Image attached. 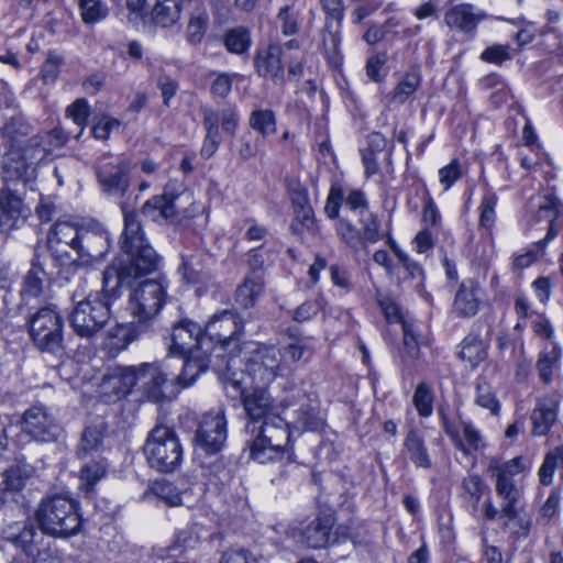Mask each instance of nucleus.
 Returning <instances> with one entry per match:
<instances>
[{"instance_id":"f257e3e1","label":"nucleus","mask_w":563,"mask_h":563,"mask_svg":"<svg viewBox=\"0 0 563 563\" xmlns=\"http://www.w3.org/2000/svg\"><path fill=\"white\" fill-rule=\"evenodd\" d=\"M124 230L121 235L123 255L103 272L101 292L89 294L78 301L69 323L81 338H92L110 319L111 301L120 297L123 286H131L137 278L158 269L161 257L147 242L141 222L134 211L122 207Z\"/></svg>"},{"instance_id":"f03ea898","label":"nucleus","mask_w":563,"mask_h":563,"mask_svg":"<svg viewBox=\"0 0 563 563\" xmlns=\"http://www.w3.org/2000/svg\"><path fill=\"white\" fill-rule=\"evenodd\" d=\"M205 339L201 327L190 320H181L174 325L169 345V352L183 358V369L178 379L184 385L195 383L197 376L203 373L209 366L218 368L216 362L210 357L207 345H202Z\"/></svg>"},{"instance_id":"7ed1b4c3","label":"nucleus","mask_w":563,"mask_h":563,"mask_svg":"<svg viewBox=\"0 0 563 563\" xmlns=\"http://www.w3.org/2000/svg\"><path fill=\"white\" fill-rule=\"evenodd\" d=\"M203 212L205 207L177 180L168 181L162 195L152 197L142 207V213L157 223H183Z\"/></svg>"},{"instance_id":"20e7f679","label":"nucleus","mask_w":563,"mask_h":563,"mask_svg":"<svg viewBox=\"0 0 563 563\" xmlns=\"http://www.w3.org/2000/svg\"><path fill=\"white\" fill-rule=\"evenodd\" d=\"M35 518L43 533L62 539L77 534L82 525L77 501L65 495L43 499Z\"/></svg>"},{"instance_id":"39448f33","label":"nucleus","mask_w":563,"mask_h":563,"mask_svg":"<svg viewBox=\"0 0 563 563\" xmlns=\"http://www.w3.org/2000/svg\"><path fill=\"white\" fill-rule=\"evenodd\" d=\"M527 464L521 456H516L508 461L498 456L488 459L486 473L495 479V490L501 499V512L508 520L517 517L516 504L521 497V488L516 479L517 476L525 473Z\"/></svg>"},{"instance_id":"423d86ee","label":"nucleus","mask_w":563,"mask_h":563,"mask_svg":"<svg viewBox=\"0 0 563 563\" xmlns=\"http://www.w3.org/2000/svg\"><path fill=\"white\" fill-rule=\"evenodd\" d=\"M144 454L151 467L159 472H172L183 461V446L176 432L163 424L151 430L144 444Z\"/></svg>"},{"instance_id":"0eeeda50","label":"nucleus","mask_w":563,"mask_h":563,"mask_svg":"<svg viewBox=\"0 0 563 563\" xmlns=\"http://www.w3.org/2000/svg\"><path fill=\"white\" fill-rule=\"evenodd\" d=\"M290 427L289 420L278 415L260 422L250 446L251 457L260 463L279 459L289 443Z\"/></svg>"},{"instance_id":"6e6552de","label":"nucleus","mask_w":563,"mask_h":563,"mask_svg":"<svg viewBox=\"0 0 563 563\" xmlns=\"http://www.w3.org/2000/svg\"><path fill=\"white\" fill-rule=\"evenodd\" d=\"M242 320L233 310H223L213 314L206 324L205 339L201 342L202 345H207L210 357L218 366L217 369L221 368L222 352L242 334Z\"/></svg>"},{"instance_id":"1a4fd4ad","label":"nucleus","mask_w":563,"mask_h":563,"mask_svg":"<svg viewBox=\"0 0 563 563\" xmlns=\"http://www.w3.org/2000/svg\"><path fill=\"white\" fill-rule=\"evenodd\" d=\"M166 288L161 279H146L131 290L128 309L144 330L148 329L153 319L165 305Z\"/></svg>"},{"instance_id":"9d476101","label":"nucleus","mask_w":563,"mask_h":563,"mask_svg":"<svg viewBox=\"0 0 563 563\" xmlns=\"http://www.w3.org/2000/svg\"><path fill=\"white\" fill-rule=\"evenodd\" d=\"M280 405L289 424L297 431H317L324 424L319 401L301 388H290Z\"/></svg>"},{"instance_id":"9b49d317","label":"nucleus","mask_w":563,"mask_h":563,"mask_svg":"<svg viewBox=\"0 0 563 563\" xmlns=\"http://www.w3.org/2000/svg\"><path fill=\"white\" fill-rule=\"evenodd\" d=\"M244 361L245 374L253 385L267 386L290 369L282 350L273 345H258L249 352Z\"/></svg>"},{"instance_id":"f8f14e48","label":"nucleus","mask_w":563,"mask_h":563,"mask_svg":"<svg viewBox=\"0 0 563 563\" xmlns=\"http://www.w3.org/2000/svg\"><path fill=\"white\" fill-rule=\"evenodd\" d=\"M30 336L42 352L56 354L63 350V319L55 306L42 307L27 321Z\"/></svg>"},{"instance_id":"ddd939ff","label":"nucleus","mask_w":563,"mask_h":563,"mask_svg":"<svg viewBox=\"0 0 563 563\" xmlns=\"http://www.w3.org/2000/svg\"><path fill=\"white\" fill-rule=\"evenodd\" d=\"M241 400L249 418V422L245 426L247 433H255L257 423L276 416L274 413L273 398L267 391L266 386L253 385L244 387L241 391Z\"/></svg>"},{"instance_id":"4468645a","label":"nucleus","mask_w":563,"mask_h":563,"mask_svg":"<svg viewBox=\"0 0 563 563\" xmlns=\"http://www.w3.org/2000/svg\"><path fill=\"white\" fill-rule=\"evenodd\" d=\"M196 445L207 454H216L227 441V419L222 409L207 412L196 431Z\"/></svg>"},{"instance_id":"2eb2a0df","label":"nucleus","mask_w":563,"mask_h":563,"mask_svg":"<svg viewBox=\"0 0 563 563\" xmlns=\"http://www.w3.org/2000/svg\"><path fill=\"white\" fill-rule=\"evenodd\" d=\"M22 431L38 442H53L62 428L56 418L44 406H33L22 416Z\"/></svg>"},{"instance_id":"dca6fc26","label":"nucleus","mask_w":563,"mask_h":563,"mask_svg":"<svg viewBox=\"0 0 563 563\" xmlns=\"http://www.w3.org/2000/svg\"><path fill=\"white\" fill-rule=\"evenodd\" d=\"M168 367L169 364L167 363L163 365L145 363L137 366L139 384H141L148 400L159 402L167 398L166 391L169 387V382L174 379L183 387L188 386L178 379L179 374L176 375L164 369Z\"/></svg>"},{"instance_id":"f3484780","label":"nucleus","mask_w":563,"mask_h":563,"mask_svg":"<svg viewBox=\"0 0 563 563\" xmlns=\"http://www.w3.org/2000/svg\"><path fill=\"white\" fill-rule=\"evenodd\" d=\"M80 230L69 222H56L47 236V246L52 256L62 264L74 262L70 252H77Z\"/></svg>"},{"instance_id":"a211bd4d","label":"nucleus","mask_w":563,"mask_h":563,"mask_svg":"<svg viewBox=\"0 0 563 563\" xmlns=\"http://www.w3.org/2000/svg\"><path fill=\"white\" fill-rule=\"evenodd\" d=\"M147 0H126V7L130 11L129 19H137L145 8ZM183 11V0H156L152 11V21L162 27H168L176 24L180 20Z\"/></svg>"},{"instance_id":"6ab92c4d","label":"nucleus","mask_w":563,"mask_h":563,"mask_svg":"<svg viewBox=\"0 0 563 563\" xmlns=\"http://www.w3.org/2000/svg\"><path fill=\"white\" fill-rule=\"evenodd\" d=\"M486 302V292L482 285L477 280L468 278L460 284L455 292L453 311L459 317H474Z\"/></svg>"},{"instance_id":"aec40b11","label":"nucleus","mask_w":563,"mask_h":563,"mask_svg":"<svg viewBox=\"0 0 563 563\" xmlns=\"http://www.w3.org/2000/svg\"><path fill=\"white\" fill-rule=\"evenodd\" d=\"M3 539L12 543L15 548L21 549L27 556L33 559L36 556L43 537L36 531L32 522H12L2 531Z\"/></svg>"},{"instance_id":"412c9836","label":"nucleus","mask_w":563,"mask_h":563,"mask_svg":"<svg viewBox=\"0 0 563 563\" xmlns=\"http://www.w3.org/2000/svg\"><path fill=\"white\" fill-rule=\"evenodd\" d=\"M485 13L468 3L456 4L450 8L444 14V23L453 31L473 38L477 25L484 20Z\"/></svg>"},{"instance_id":"4be33fe9","label":"nucleus","mask_w":563,"mask_h":563,"mask_svg":"<svg viewBox=\"0 0 563 563\" xmlns=\"http://www.w3.org/2000/svg\"><path fill=\"white\" fill-rule=\"evenodd\" d=\"M109 246V234L103 229H81L76 254L84 263H92L102 260Z\"/></svg>"},{"instance_id":"5701e85b","label":"nucleus","mask_w":563,"mask_h":563,"mask_svg":"<svg viewBox=\"0 0 563 563\" xmlns=\"http://www.w3.org/2000/svg\"><path fill=\"white\" fill-rule=\"evenodd\" d=\"M130 165L124 159L101 162L98 167V180L103 190L110 195L121 196L129 187Z\"/></svg>"},{"instance_id":"b1692460","label":"nucleus","mask_w":563,"mask_h":563,"mask_svg":"<svg viewBox=\"0 0 563 563\" xmlns=\"http://www.w3.org/2000/svg\"><path fill=\"white\" fill-rule=\"evenodd\" d=\"M443 427L455 448L466 455H471L484 446V440L479 430L471 421L462 420L457 427L444 420Z\"/></svg>"},{"instance_id":"393cba45","label":"nucleus","mask_w":563,"mask_h":563,"mask_svg":"<svg viewBox=\"0 0 563 563\" xmlns=\"http://www.w3.org/2000/svg\"><path fill=\"white\" fill-rule=\"evenodd\" d=\"M254 68L260 76L271 78L276 84H282L285 77L282 46L279 44H269L257 49L254 57Z\"/></svg>"},{"instance_id":"a878e982","label":"nucleus","mask_w":563,"mask_h":563,"mask_svg":"<svg viewBox=\"0 0 563 563\" xmlns=\"http://www.w3.org/2000/svg\"><path fill=\"white\" fill-rule=\"evenodd\" d=\"M537 217L548 221V232L543 240L538 241L540 251L563 231V211L560 210L559 200L552 195L540 198Z\"/></svg>"},{"instance_id":"bb28decb","label":"nucleus","mask_w":563,"mask_h":563,"mask_svg":"<svg viewBox=\"0 0 563 563\" xmlns=\"http://www.w3.org/2000/svg\"><path fill=\"white\" fill-rule=\"evenodd\" d=\"M334 519L331 515H322L300 529L299 541L311 549L324 548L330 541V531Z\"/></svg>"},{"instance_id":"cd10ccee","label":"nucleus","mask_w":563,"mask_h":563,"mask_svg":"<svg viewBox=\"0 0 563 563\" xmlns=\"http://www.w3.org/2000/svg\"><path fill=\"white\" fill-rule=\"evenodd\" d=\"M107 423L103 420L95 421L87 426L78 443L77 454L80 460L101 457L103 452V438Z\"/></svg>"},{"instance_id":"c85d7f7f","label":"nucleus","mask_w":563,"mask_h":563,"mask_svg":"<svg viewBox=\"0 0 563 563\" xmlns=\"http://www.w3.org/2000/svg\"><path fill=\"white\" fill-rule=\"evenodd\" d=\"M402 454L417 467L430 468L432 466V461L426 445L424 435L422 431L417 428H411L407 432L404 439Z\"/></svg>"},{"instance_id":"c756f323","label":"nucleus","mask_w":563,"mask_h":563,"mask_svg":"<svg viewBox=\"0 0 563 563\" xmlns=\"http://www.w3.org/2000/svg\"><path fill=\"white\" fill-rule=\"evenodd\" d=\"M559 398L555 395L540 399L532 411V432L534 435H544L556 420Z\"/></svg>"},{"instance_id":"7c9ffc66","label":"nucleus","mask_w":563,"mask_h":563,"mask_svg":"<svg viewBox=\"0 0 563 563\" xmlns=\"http://www.w3.org/2000/svg\"><path fill=\"white\" fill-rule=\"evenodd\" d=\"M139 384L137 366L121 368L103 379L104 391L110 390L120 398L130 393L133 386Z\"/></svg>"},{"instance_id":"2f4dec72","label":"nucleus","mask_w":563,"mask_h":563,"mask_svg":"<svg viewBox=\"0 0 563 563\" xmlns=\"http://www.w3.org/2000/svg\"><path fill=\"white\" fill-rule=\"evenodd\" d=\"M24 211L22 200L8 190L0 192V230L13 229Z\"/></svg>"},{"instance_id":"473e14b6","label":"nucleus","mask_w":563,"mask_h":563,"mask_svg":"<svg viewBox=\"0 0 563 563\" xmlns=\"http://www.w3.org/2000/svg\"><path fill=\"white\" fill-rule=\"evenodd\" d=\"M263 286L264 282L261 274L250 273L236 289V302L243 308L253 307L263 291Z\"/></svg>"},{"instance_id":"72a5a7b5","label":"nucleus","mask_w":563,"mask_h":563,"mask_svg":"<svg viewBox=\"0 0 563 563\" xmlns=\"http://www.w3.org/2000/svg\"><path fill=\"white\" fill-rule=\"evenodd\" d=\"M45 272L38 263V257L32 262V267L24 277L21 296L24 300L38 298L45 288Z\"/></svg>"},{"instance_id":"f704fd0d","label":"nucleus","mask_w":563,"mask_h":563,"mask_svg":"<svg viewBox=\"0 0 563 563\" xmlns=\"http://www.w3.org/2000/svg\"><path fill=\"white\" fill-rule=\"evenodd\" d=\"M84 464L80 468V484L86 490H90L93 486L106 476L108 463L103 457H93L82 460Z\"/></svg>"},{"instance_id":"c9c22d12","label":"nucleus","mask_w":563,"mask_h":563,"mask_svg":"<svg viewBox=\"0 0 563 563\" xmlns=\"http://www.w3.org/2000/svg\"><path fill=\"white\" fill-rule=\"evenodd\" d=\"M459 356L472 368H475L486 358L487 352L483 341L477 335H467L461 343Z\"/></svg>"},{"instance_id":"e433bc0d","label":"nucleus","mask_w":563,"mask_h":563,"mask_svg":"<svg viewBox=\"0 0 563 563\" xmlns=\"http://www.w3.org/2000/svg\"><path fill=\"white\" fill-rule=\"evenodd\" d=\"M146 331L147 330H144L136 320L131 323L118 324L109 331L111 345L118 350H123Z\"/></svg>"},{"instance_id":"4c0bfd02","label":"nucleus","mask_w":563,"mask_h":563,"mask_svg":"<svg viewBox=\"0 0 563 563\" xmlns=\"http://www.w3.org/2000/svg\"><path fill=\"white\" fill-rule=\"evenodd\" d=\"M340 26L341 25H336V27L333 30L331 23L325 22L324 30L321 34V42L324 54L332 64H338L340 60Z\"/></svg>"},{"instance_id":"58836bf2","label":"nucleus","mask_w":563,"mask_h":563,"mask_svg":"<svg viewBox=\"0 0 563 563\" xmlns=\"http://www.w3.org/2000/svg\"><path fill=\"white\" fill-rule=\"evenodd\" d=\"M201 256L198 253L184 254L178 273L188 284H198L202 276Z\"/></svg>"},{"instance_id":"ea45409f","label":"nucleus","mask_w":563,"mask_h":563,"mask_svg":"<svg viewBox=\"0 0 563 563\" xmlns=\"http://www.w3.org/2000/svg\"><path fill=\"white\" fill-rule=\"evenodd\" d=\"M209 114H212L216 117V126L217 132H219V128L221 125L222 130L233 135L235 133V129L238 126L239 117L233 108H225L220 111H214L211 109H205L203 110V125L207 126V118Z\"/></svg>"},{"instance_id":"a19ab883","label":"nucleus","mask_w":563,"mask_h":563,"mask_svg":"<svg viewBox=\"0 0 563 563\" xmlns=\"http://www.w3.org/2000/svg\"><path fill=\"white\" fill-rule=\"evenodd\" d=\"M250 125L264 137L276 133V119L272 110L257 109L251 113Z\"/></svg>"},{"instance_id":"79ce46f5","label":"nucleus","mask_w":563,"mask_h":563,"mask_svg":"<svg viewBox=\"0 0 563 563\" xmlns=\"http://www.w3.org/2000/svg\"><path fill=\"white\" fill-rule=\"evenodd\" d=\"M276 19L283 35L292 36L299 32L301 24L300 12L295 10L292 5L282 7Z\"/></svg>"},{"instance_id":"37998d69","label":"nucleus","mask_w":563,"mask_h":563,"mask_svg":"<svg viewBox=\"0 0 563 563\" xmlns=\"http://www.w3.org/2000/svg\"><path fill=\"white\" fill-rule=\"evenodd\" d=\"M1 483L4 490L18 492L24 487L31 476V470L26 466L14 465L3 473Z\"/></svg>"},{"instance_id":"c03bdc74","label":"nucleus","mask_w":563,"mask_h":563,"mask_svg":"<svg viewBox=\"0 0 563 563\" xmlns=\"http://www.w3.org/2000/svg\"><path fill=\"white\" fill-rule=\"evenodd\" d=\"M561 356V350L559 346H553L550 351L543 352L537 363V368L540 378L544 383H550L554 368L558 367V362Z\"/></svg>"},{"instance_id":"a18cd8bd","label":"nucleus","mask_w":563,"mask_h":563,"mask_svg":"<svg viewBox=\"0 0 563 563\" xmlns=\"http://www.w3.org/2000/svg\"><path fill=\"white\" fill-rule=\"evenodd\" d=\"M208 21V14L203 11H197L191 14L187 25V41L190 44L197 45L202 41Z\"/></svg>"},{"instance_id":"49530a36","label":"nucleus","mask_w":563,"mask_h":563,"mask_svg":"<svg viewBox=\"0 0 563 563\" xmlns=\"http://www.w3.org/2000/svg\"><path fill=\"white\" fill-rule=\"evenodd\" d=\"M420 76L417 73L406 74L391 93V100L404 103L419 87Z\"/></svg>"},{"instance_id":"de8ad7c7","label":"nucleus","mask_w":563,"mask_h":563,"mask_svg":"<svg viewBox=\"0 0 563 563\" xmlns=\"http://www.w3.org/2000/svg\"><path fill=\"white\" fill-rule=\"evenodd\" d=\"M224 45L230 53L243 54L251 45L250 34L242 27L230 30L225 35Z\"/></svg>"},{"instance_id":"09e8293b","label":"nucleus","mask_w":563,"mask_h":563,"mask_svg":"<svg viewBox=\"0 0 563 563\" xmlns=\"http://www.w3.org/2000/svg\"><path fill=\"white\" fill-rule=\"evenodd\" d=\"M412 401L421 417H429L433 409V394L430 386L424 383L419 384Z\"/></svg>"},{"instance_id":"8fccbe9b","label":"nucleus","mask_w":563,"mask_h":563,"mask_svg":"<svg viewBox=\"0 0 563 563\" xmlns=\"http://www.w3.org/2000/svg\"><path fill=\"white\" fill-rule=\"evenodd\" d=\"M82 20L86 23H96L108 15V8L101 0H80Z\"/></svg>"},{"instance_id":"3c124183","label":"nucleus","mask_w":563,"mask_h":563,"mask_svg":"<svg viewBox=\"0 0 563 563\" xmlns=\"http://www.w3.org/2000/svg\"><path fill=\"white\" fill-rule=\"evenodd\" d=\"M205 128L207 130V134L201 147V155L209 158L216 153L221 142L220 133L217 132L214 115L209 114L207 118V126Z\"/></svg>"},{"instance_id":"603ef678","label":"nucleus","mask_w":563,"mask_h":563,"mask_svg":"<svg viewBox=\"0 0 563 563\" xmlns=\"http://www.w3.org/2000/svg\"><path fill=\"white\" fill-rule=\"evenodd\" d=\"M497 205V197L494 194L484 196L479 206V225L481 228L489 231L495 223L496 213L495 208Z\"/></svg>"},{"instance_id":"864d4df0","label":"nucleus","mask_w":563,"mask_h":563,"mask_svg":"<svg viewBox=\"0 0 563 563\" xmlns=\"http://www.w3.org/2000/svg\"><path fill=\"white\" fill-rule=\"evenodd\" d=\"M338 234L353 250L364 249V243L360 231L347 221L341 219L338 222Z\"/></svg>"},{"instance_id":"5fc2aeb1","label":"nucleus","mask_w":563,"mask_h":563,"mask_svg":"<svg viewBox=\"0 0 563 563\" xmlns=\"http://www.w3.org/2000/svg\"><path fill=\"white\" fill-rule=\"evenodd\" d=\"M155 495L169 506H178L181 504V494L177 487L167 481H159L154 484Z\"/></svg>"},{"instance_id":"6e6d98bb","label":"nucleus","mask_w":563,"mask_h":563,"mask_svg":"<svg viewBox=\"0 0 563 563\" xmlns=\"http://www.w3.org/2000/svg\"><path fill=\"white\" fill-rule=\"evenodd\" d=\"M360 222L363 224V243L364 247L366 246V243H376L382 239L380 233V225L377 220V218L368 212L367 214H364V217H360Z\"/></svg>"},{"instance_id":"4d7b16f0","label":"nucleus","mask_w":563,"mask_h":563,"mask_svg":"<svg viewBox=\"0 0 563 563\" xmlns=\"http://www.w3.org/2000/svg\"><path fill=\"white\" fill-rule=\"evenodd\" d=\"M475 401L478 406L489 410L493 415H496L499 410V402L487 384L477 385Z\"/></svg>"},{"instance_id":"13d9d810","label":"nucleus","mask_w":563,"mask_h":563,"mask_svg":"<svg viewBox=\"0 0 563 563\" xmlns=\"http://www.w3.org/2000/svg\"><path fill=\"white\" fill-rule=\"evenodd\" d=\"M344 205L358 218L364 217V214L369 212L365 195L358 189H354L349 192L344 200Z\"/></svg>"},{"instance_id":"bf43d9fd","label":"nucleus","mask_w":563,"mask_h":563,"mask_svg":"<svg viewBox=\"0 0 563 563\" xmlns=\"http://www.w3.org/2000/svg\"><path fill=\"white\" fill-rule=\"evenodd\" d=\"M463 175L460 163L454 159L449 165L442 167L439 170V180L444 187V190L450 189L455 181H457Z\"/></svg>"},{"instance_id":"052dcab7","label":"nucleus","mask_w":563,"mask_h":563,"mask_svg":"<svg viewBox=\"0 0 563 563\" xmlns=\"http://www.w3.org/2000/svg\"><path fill=\"white\" fill-rule=\"evenodd\" d=\"M66 114L74 121V123L84 128L87 124L89 117L88 102L85 99L76 100L67 107Z\"/></svg>"},{"instance_id":"680f3d73","label":"nucleus","mask_w":563,"mask_h":563,"mask_svg":"<svg viewBox=\"0 0 563 563\" xmlns=\"http://www.w3.org/2000/svg\"><path fill=\"white\" fill-rule=\"evenodd\" d=\"M62 65L63 57L55 52H49L41 69L43 80L46 82L54 81L58 76Z\"/></svg>"},{"instance_id":"e2e57ef3","label":"nucleus","mask_w":563,"mask_h":563,"mask_svg":"<svg viewBox=\"0 0 563 563\" xmlns=\"http://www.w3.org/2000/svg\"><path fill=\"white\" fill-rule=\"evenodd\" d=\"M377 301L388 322H399L401 324L402 322H406V320L402 318L399 306L395 302L394 299L387 296H379Z\"/></svg>"},{"instance_id":"0e129e2a","label":"nucleus","mask_w":563,"mask_h":563,"mask_svg":"<svg viewBox=\"0 0 563 563\" xmlns=\"http://www.w3.org/2000/svg\"><path fill=\"white\" fill-rule=\"evenodd\" d=\"M481 58L484 62L500 65L504 62L511 58L509 53V46L507 45H493L487 47L483 53L481 54Z\"/></svg>"},{"instance_id":"69168bd1","label":"nucleus","mask_w":563,"mask_h":563,"mask_svg":"<svg viewBox=\"0 0 563 563\" xmlns=\"http://www.w3.org/2000/svg\"><path fill=\"white\" fill-rule=\"evenodd\" d=\"M402 332H404V344L406 347L407 353L410 357H418L419 356V344L420 341L418 339V334L415 331L413 324L409 322H402Z\"/></svg>"},{"instance_id":"338daca9","label":"nucleus","mask_w":563,"mask_h":563,"mask_svg":"<svg viewBox=\"0 0 563 563\" xmlns=\"http://www.w3.org/2000/svg\"><path fill=\"white\" fill-rule=\"evenodd\" d=\"M323 12L327 15V22H336L341 25L344 18V7L342 0H320Z\"/></svg>"},{"instance_id":"774afa93","label":"nucleus","mask_w":563,"mask_h":563,"mask_svg":"<svg viewBox=\"0 0 563 563\" xmlns=\"http://www.w3.org/2000/svg\"><path fill=\"white\" fill-rule=\"evenodd\" d=\"M219 563H257L244 549H232L224 552Z\"/></svg>"}]
</instances>
